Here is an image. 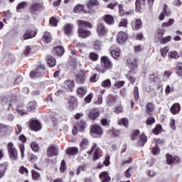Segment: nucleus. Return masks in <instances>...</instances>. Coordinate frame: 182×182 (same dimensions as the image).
<instances>
[{"label":"nucleus","instance_id":"f257e3e1","mask_svg":"<svg viewBox=\"0 0 182 182\" xmlns=\"http://www.w3.org/2000/svg\"><path fill=\"white\" fill-rule=\"evenodd\" d=\"M85 28H92V24L89 21L79 20L77 33L79 38H82V39L89 38L92 35V32Z\"/></svg>","mask_w":182,"mask_h":182},{"label":"nucleus","instance_id":"f03ea898","mask_svg":"<svg viewBox=\"0 0 182 182\" xmlns=\"http://www.w3.org/2000/svg\"><path fill=\"white\" fill-rule=\"evenodd\" d=\"M46 73V70H45V65H41L40 67L37 68L35 71L30 73V77L31 79H35V77H41Z\"/></svg>","mask_w":182,"mask_h":182},{"label":"nucleus","instance_id":"7ed1b4c3","mask_svg":"<svg viewBox=\"0 0 182 182\" xmlns=\"http://www.w3.org/2000/svg\"><path fill=\"white\" fill-rule=\"evenodd\" d=\"M9 149V154L11 160L16 161L18 160V150L15 149L14 146V144L12 142H9L7 145Z\"/></svg>","mask_w":182,"mask_h":182},{"label":"nucleus","instance_id":"20e7f679","mask_svg":"<svg viewBox=\"0 0 182 182\" xmlns=\"http://www.w3.org/2000/svg\"><path fill=\"white\" fill-rule=\"evenodd\" d=\"M90 134L92 137H97V136H102L103 134V129L99 125H93L91 127Z\"/></svg>","mask_w":182,"mask_h":182},{"label":"nucleus","instance_id":"39448f33","mask_svg":"<svg viewBox=\"0 0 182 182\" xmlns=\"http://www.w3.org/2000/svg\"><path fill=\"white\" fill-rule=\"evenodd\" d=\"M93 153L94 160H97L98 159H100V149L97 147V145L95 143L93 144L91 150L88 151V154H93Z\"/></svg>","mask_w":182,"mask_h":182},{"label":"nucleus","instance_id":"423d86ee","mask_svg":"<svg viewBox=\"0 0 182 182\" xmlns=\"http://www.w3.org/2000/svg\"><path fill=\"white\" fill-rule=\"evenodd\" d=\"M127 66L133 72V70H136L139 66V63H137V58H128L127 60Z\"/></svg>","mask_w":182,"mask_h":182},{"label":"nucleus","instance_id":"0eeeda50","mask_svg":"<svg viewBox=\"0 0 182 182\" xmlns=\"http://www.w3.org/2000/svg\"><path fill=\"white\" fill-rule=\"evenodd\" d=\"M101 61L102 68L106 69V70H110V69L113 68V63H112V61H110L107 57H102Z\"/></svg>","mask_w":182,"mask_h":182},{"label":"nucleus","instance_id":"6e6552de","mask_svg":"<svg viewBox=\"0 0 182 182\" xmlns=\"http://www.w3.org/2000/svg\"><path fill=\"white\" fill-rule=\"evenodd\" d=\"M99 6V1L97 0H90L87 3V8L88 9V11H87V14H93L95 12V6Z\"/></svg>","mask_w":182,"mask_h":182},{"label":"nucleus","instance_id":"1a4fd4ad","mask_svg":"<svg viewBox=\"0 0 182 182\" xmlns=\"http://www.w3.org/2000/svg\"><path fill=\"white\" fill-rule=\"evenodd\" d=\"M29 126L34 132H39L42 129V124L37 119H30Z\"/></svg>","mask_w":182,"mask_h":182},{"label":"nucleus","instance_id":"9d476101","mask_svg":"<svg viewBox=\"0 0 182 182\" xmlns=\"http://www.w3.org/2000/svg\"><path fill=\"white\" fill-rule=\"evenodd\" d=\"M85 127H86V122L84 120H81L78 124H77V127L74 126L73 129V134L76 136L77 134V128L80 132H83L85 130Z\"/></svg>","mask_w":182,"mask_h":182},{"label":"nucleus","instance_id":"9b49d317","mask_svg":"<svg viewBox=\"0 0 182 182\" xmlns=\"http://www.w3.org/2000/svg\"><path fill=\"white\" fill-rule=\"evenodd\" d=\"M18 139L20 141H22L21 144H18V146L21 153V159H23V157H25V144H23V143L26 141V136H25L23 134H21Z\"/></svg>","mask_w":182,"mask_h":182},{"label":"nucleus","instance_id":"f8f14e48","mask_svg":"<svg viewBox=\"0 0 182 182\" xmlns=\"http://www.w3.org/2000/svg\"><path fill=\"white\" fill-rule=\"evenodd\" d=\"M43 6V3L42 2L33 3L30 6L31 12H32L33 14H36V12H39V11H41Z\"/></svg>","mask_w":182,"mask_h":182},{"label":"nucleus","instance_id":"ddd939ff","mask_svg":"<svg viewBox=\"0 0 182 182\" xmlns=\"http://www.w3.org/2000/svg\"><path fill=\"white\" fill-rule=\"evenodd\" d=\"M96 31L98 36H105L108 31L107 28L105 26V24L102 23L97 24Z\"/></svg>","mask_w":182,"mask_h":182},{"label":"nucleus","instance_id":"4468645a","mask_svg":"<svg viewBox=\"0 0 182 182\" xmlns=\"http://www.w3.org/2000/svg\"><path fill=\"white\" fill-rule=\"evenodd\" d=\"M127 41V33L123 31H119L117 34V42L119 45H123Z\"/></svg>","mask_w":182,"mask_h":182},{"label":"nucleus","instance_id":"2eb2a0df","mask_svg":"<svg viewBox=\"0 0 182 182\" xmlns=\"http://www.w3.org/2000/svg\"><path fill=\"white\" fill-rule=\"evenodd\" d=\"M118 100L119 96H113L112 95H108L106 99L107 106H114Z\"/></svg>","mask_w":182,"mask_h":182},{"label":"nucleus","instance_id":"dca6fc26","mask_svg":"<svg viewBox=\"0 0 182 182\" xmlns=\"http://www.w3.org/2000/svg\"><path fill=\"white\" fill-rule=\"evenodd\" d=\"M85 79H86V75L85 73V70H81L75 76V81L78 83V85H83V83H85Z\"/></svg>","mask_w":182,"mask_h":182},{"label":"nucleus","instance_id":"f3484780","mask_svg":"<svg viewBox=\"0 0 182 182\" xmlns=\"http://www.w3.org/2000/svg\"><path fill=\"white\" fill-rule=\"evenodd\" d=\"M59 153V149L53 145L48 147L47 151V154L49 157H53V156H58Z\"/></svg>","mask_w":182,"mask_h":182},{"label":"nucleus","instance_id":"a211bd4d","mask_svg":"<svg viewBox=\"0 0 182 182\" xmlns=\"http://www.w3.org/2000/svg\"><path fill=\"white\" fill-rule=\"evenodd\" d=\"M180 158L178 156H173L168 154H166V163L167 164H176V163H179Z\"/></svg>","mask_w":182,"mask_h":182},{"label":"nucleus","instance_id":"6ab92c4d","mask_svg":"<svg viewBox=\"0 0 182 182\" xmlns=\"http://www.w3.org/2000/svg\"><path fill=\"white\" fill-rule=\"evenodd\" d=\"M100 114V113L99 112V109L93 108L91 110H90L88 117H90L91 120H96V119L99 117Z\"/></svg>","mask_w":182,"mask_h":182},{"label":"nucleus","instance_id":"aec40b11","mask_svg":"<svg viewBox=\"0 0 182 182\" xmlns=\"http://www.w3.org/2000/svg\"><path fill=\"white\" fill-rule=\"evenodd\" d=\"M36 36V32L32 30H26L23 36V41L26 39H31V38H35Z\"/></svg>","mask_w":182,"mask_h":182},{"label":"nucleus","instance_id":"412c9836","mask_svg":"<svg viewBox=\"0 0 182 182\" xmlns=\"http://www.w3.org/2000/svg\"><path fill=\"white\" fill-rule=\"evenodd\" d=\"M181 110V107L178 103L173 104L170 108V112L172 114H178Z\"/></svg>","mask_w":182,"mask_h":182},{"label":"nucleus","instance_id":"4be33fe9","mask_svg":"<svg viewBox=\"0 0 182 182\" xmlns=\"http://www.w3.org/2000/svg\"><path fill=\"white\" fill-rule=\"evenodd\" d=\"M100 178L101 182H110L111 178L109 176V173L106 171L101 172L100 173Z\"/></svg>","mask_w":182,"mask_h":182},{"label":"nucleus","instance_id":"5701e85b","mask_svg":"<svg viewBox=\"0 0 182 182\" xmlns=\"http://www.w3.org/2000/svg\"><path fill=\"white\" fill-rule=\"evenodd\" d=\"M42 41L43 42H45V43H50V42H52V34L46 31L43 35Z\"/></svg>","mask_w":182,"mask_h":182},{"label":"nucleus","instance_id":"b1692460","mask_svg":"<svg viewBox=\"0 0 182 182\" xmlns=\"http://www.w3.org/2000/svg\"><path fill=\"white\" fill-rule=\"evenodd\" d=\"M138 146H139V147H143V146H144V144H146V143L147 142V136H145L144 134H142L141 135H140V136L138 138Z\"/></svg>","mask_w":182,"mask_h":182},{"label":"nucleus","instance_id":"393cba45","mask_svg":"<svg viewBox=\"0 0 182 182\" xmlns=\"http://www.w3.org/2000/svg\"><path fill=\"white\" fill-rule=\"evenodd\" d=\"M6 170H8V164L6 162L0 164V178H2L5 176Z\"/></svg>","mask_w":182,"mask_h":182},{"label":"nucleus","instance_id":"a878e982","mask_svg":"<svg viewBox=\"0 0 182 182\" xmlns=\"http://www.w3.org/2000/svg\"><path fill=\"white\" fill-rule=\"evenodd\" d=\"M69 107L71 109V110H73V109H76V107H77V100H76V97L73 96L70 97Z\"/></svg>","mask_w":182,"mask_h":182},{"label":"nucleus","instance_id":"bb28decb","mask_svg":"<svg viewBox=\"0 0 182 182\" xmlns=\"http://www.w3.org/2000/svg\"><path fill=\"white\" fill-rule=\"evenodd\" d=\"M53 53L57 55V56H62L65 53V49L62 46L55 47Z\"/></svg>","mask_w":182,"mask_h":182},{"label":"nucleus","instance_id":"cd10ccee","mask_svg":"<svg viewBox=\"0 0 182 182\" xmlns=\"http://www.w3.org/2000/svg\"><path fill=\"white\" fill-rule=\"evenodd\" d=\"M75 14H80V12H84V14H87V11L85 10V6L82 4H77L74 7Z\"/></svg>","mask_w":182,"mask_h":182},{"label":"nucleus","instance_id":"c85d7f7f","mask_svg":"<svg viewBox=\"0 0 182 182\" xmlns=\"http://www.w3.org/2000/svg\"><path fill=\"white\" fill-rule=\"evenodd\" d=\"M64 86L66 89L72 91V89L75 87V81L73 80H67L64 82Z\"/></svg>","mask_w":182,"mask_h":182},{"label":"nucleus","instance_id":"c756f323","mask_svg":"<svg viewBox=\"0 0 182 182\" xmlns=\"http://www.w3.org/2000/svg\"><path fill=\"white\" fill-rule=\"evenodd\" d=\"M46 60L50 68H53V66L56 65V60L55 59V58L52 57L51 55H48L46 57Z\"/></svg>","mask_w":182,"mask_h":182},{"label":"nucleus","instance_id":"7c9ffc66","mask_svg":"<svg viewBox=\"0 0 182 182\" xmlns=\"http://www.w3.org/2000/svg\"><path fill=\"white\" fill-rule=\"evenodd\" d=\"M66 153L68 154V156H75L79 153V149L77 147H69L67 149Z\"/></svg>","mask_w":182,"mask_h":182},{"label":"nucleus","instance_id":"2f4dec72","mask_svg":"<svg viewBox=\"0 0 182 182\" xmlns=\"http://www.w3.org/2000/svg\"><path fill=\"white\" fill-rule=\"evenodd\" d=\"M77 93L80 97H83L87 93V88L86 87H80L77 90Z\"/></svg>","mask_w":182,"mask_h":182},{"label":"nucleus","instance_id":"473e14b6","mask_svg":"<svg viewBox=\"0 0 182 182\" xmlns=\"http://www.w3.org/2000/svg\"><path fill=\"white\" fill-rule=\"evenodd\" d=\"M64 33L65 35H70V33H72V31H73V25L72 24H66L65 26H64Z\"/></svg>","mask_w":182,"mask_h":182},{"label":"nucleus","instance_id":"72a5a7b5","mask_svg":"<svg viewBox=\"0 0 182 182\" xmlns=\"http://www.w3.org/2000/svg\"><path fill=\"white\" fill-rule=\"evenodd\" d=\"M153 110H154V105L150 102L148 103L146 106V112L147 114L151 116V114H153Z\"/></svg>","mask_w":182,"mask_h":182},{"label":"nucleus","instance_id":"f704fd0d","mask_svg":"<svg viewBox=\"0 0 182 182\" xmlns=\"http://www.w3.org/2000/svg\"><path fill=\"white\" fill-rule=\"evenodd\" d=\"M108 134L112 137H117V136H120V130L112 128L108 131Z\"/></svg>","mask_w":182,"mask_h":182},{"label":"nucleus","instance_id":"c9c22d12","mask_svg":"<svg viewBox=\"0 0 182 182\" xmlns=\"http://www.w3.org/2000/svg\"><path fill=\"white\" fill-rule=\"evenodd\" d=\"M104 21L107 23V25H113V23H114V18L111 15H106Z\"/></svg>","mask_w":182,"mask_h":182},{"label":"nucleus","instance_id":"e433bc0d","mask_svg":"<svg viewBox=\"0 0 182 182\" xmlns=\"http://www.w3.org/2000/svg\"><path fill=\"white\" fill-rule=\"evenodd\" d=\"M110 55L114 59H118L120 56V48H116L115 50H112L110 51Z\"/></svg>","mask_w":182,"mask_h":182},{"label":"nucleus","instance_id":"4c0bfd02","mask_svg":"<svg viewBox=\"0 0 182 182\" xmlns=\"http://www.w3.org/2000/svg\"><path fill=\"white\" fill-rule=\"evenodd\" d=\"M80 146L82 150L87 149L89 146V140H87V139L83 138L80 144Z\"/></svg>","mask_w":182,"mask_h":182},{"label":"nucleus","instance_id":"58836bf2","mask_svg":"<svg viewBox=\"0 0 182 182\" xmlns=\"http://www.w3.org/2000/svg\"><path fill=\"white\" fill-rule=\"evenodd\" d=\"M68 65L70 69H76V68H77V60L76 58H73L69 61Z\"/></svg>","mask_w":182,"mask_h":182},{"label":"nucleus","instance_id":"ea45409f","mask_svg":"<svg viewBox=\"0 0 182 182\" xmlns=\"http://www.w3.org/2000/svg\"><path fill=\"white\" fill-rule=\"evenodd\" d=\"M132 73H134V71H129L125 76L129 82L133 85L136 82V78L132 75Z\"/></svg>","mask_w":182,"mask_h":182},{"label":"nucleus","instance_id":"a19ab883","mask_svg":"<svg viewBox=\"0 0 182 182\" xmlns=\"http://www.w3.org/2000/svg\"><path fill=\"white\" fill-rule=\"evenodd\" d=\"M141 26H142L141 20L136 19V21L132 25V28L134 31H137V29H140V28H141Z\"/></svg>","mask_w":182,"mask_h":182},{"label":"nucleus","instance_id":"79ce46f5","mask_svg":"<svg viewBox=\"0 0 182 182\" xmlns=\"http://www.w3.org/2000/svg\"><path fill=\"white\" fill-rule=\"evenodd\" d=\"M118 124L119 126H124V127H129V119L127 118H122L118 120Z\"/></svg>","mask_w":182,"mask_h":182},{"label":"nucleus","instance_id":"37998d69","mask_svg":"<svg viewBox=\"0 0 182 182\" xmlns=\"http://www.w3.org/2000/svg\"><path fill=\"white\" fill-rule=\"evenodd\" d=\"M36 102L31 101L28 104L27 110L28 112H32L33 110H35V109H36Z\"/></svg>","mask_w":182,"mask_h":182},{"label":"nucleus","instance_id":"c03bdc74","mask_svg":"<svg viewBox=\"0 0 182 182\" xmlns=\"http://www.w3.org/2000/svg\"><path fill=\"white\" fill-rule=\"evenodd\" d=\"M101 86L102 87H106V88L109 89V87H112V81H110V80H109V79L103 80L101 82Z\"/></svg>","mask_w":182,"mask_h":182},{"label":"nucleus","instance_id":"a18cd8bd","mask_svg":"<svg viewBox=\"0 0 182 182\" xmlns=\"http://www.w3.org/2000/svg\"><path fill=\"white\" fill-rule=\"evenodd\" d=\"M168 57L171 59H178V58H180V54H178L177 51H170L168 53Z\"/></svg>","mask_w":182,"mask_h":182},{"label":"nucleus","instance_id":"49530a36","mask_svg":"<svg viewBox=\"0 0 182 182\" xmlns=\"http://www.w3.org/2000/svg\"><path fill=\"white\" fill-rule=\"evenodd\" d=\"M25 107L23 106H18L16 108V112L18 113V114H21V116H23L24 114H28V112L25 111L24 109Z\"/></svg>","mask_w":182,"mask_h":182},{"label":"nucleus","instance_id":"de8ad7c7","mask_svg":"<svg viewBox=\"0 0 182 182\" xmlns=\"http://www.w3.org/2000/svg\"><path fill=\"white\" fill-rule=\"evenodd\" d=\"M140 137V132L139 130H135L132 132L131 139L132 140H137Z\"/></svg>","mask_w":182,"mask_h":182},{"label":"nucleus","instance_id":"09e8293b","mask_svg":"<svg viewBox=\"0 0 182 182\" xmlns=\"http://www.w3.org/2000/svg\"><path fill=\"white\" fill-rule=\"evenodd\" d=\"M141 5H144V4H143V3H141V0L136 1L135 8H136V12H140L141 11Z\"/></svg>","mask_w":182,"mask_h":182},{"label":"nucleus","instance_id":"8fccbe9b","mask_svg":"<svg viewBox=\"0 0 182 182\" xmlns=\"http://www.w3.org/2000/svg\"><path fill=\"white\" fill-rule=\"evenodd\" d=\"M174 22L175 21L173 18H170L168 22H164L162 23V28H168V26H171Z\"/></svg>","mask_w":182,"mask_h":182},{"label":"nucleus","instance_id":"3c124183","mask_svg":"<svg viewBox=\"0 0 182 182\" xmlns=\"http://www.w3.org/2000/svg\"><path fill=\"white\" fill-rule=\"evenodd\" d=\"M166 16L171 15V11L168 9L167 4H164L163 12Z\"/></svg>","mask_w":182,"mask_h":182},{"label":"nucleus","instance_id":"603ef678","mask_svg":"<svg viewBox=\"0 0 182 182\" xmlns=\"http://www.w3.org/2000/svg\"><path fill=\"white\" fill-rule=\"evenodd\" d=\"M27 5L28 4H26L25 1L19 3L16 6L17 12H21V10L24 9L25 6Z\"/></svg>","mask_w":182,"mask_h":182},{"label":"nucleus","instance_id":"864d4df0","mask_svg":"<svg viewBox=\"0 0 182 182\" xmlns=\"http://www.w3.org/2000/svg\"><path fill=\"white\" fill-rule=\"evenodd\" d=\"M177 75L178 76H182V63H176Z\"/></svg>","mask_w":182,"mask_h":182},{"label":"nucleus","instance_id":"5fc2aeb1","mask_svg":"<svg viewBox=\"0 0 182 182\" xmlns=\"http://www.w3.org/2000/svg\"><path fill=\"white\" fill-rule=\"evenodd\" d=\"M32 173V178L33 180H36L38 181L39 180V178H41V174L38 172H36V171H31Z\"/></svg>","mask_w":182,"mask_h":182},{"label":"nucleus","instance_id":"6e6d98bb","mask_svg":"<svg viewBox=\"0 0 182 182\" xmlns=\"http://www.w3.org/2000/svg\"><path fill=\"white\" fill-rule=\"evenodd\" d=\"M58 22H59V20H58L57 18L52 17L50 19V25H51V26H58Z\"/></svg>","mask_w":182,"mask_h":182},{"label":"nucleus","instance_id":"4d7b16f0","mask_svg":"<svg viewBox=\"0 0 182 182\" xmlns=\"http://www.w3.org/2000/svg\"><path fill=\"white\" fill-rule=\"evenodd\" d=\"M162 127L160 124H158L153 130L154 134H159L161 133Z\"/></svg>","mask_w":182,"mask_h":182},{"label":"nucleus","instance_id":"13d9d810","mask_svg":"<svg viewBox=\"0 0 182 182\" xmlns=\"http://www.w3.org/2000/svg\"><path fill=\"white\" fill-rule=\"evenodd\" d=\"M89 58L91 59V60L96 61L97 60V58H99V55H97L96 53H90L89 54Z\"/></svg>","mask_w":182,"mask_h":182},{"label":"nucleus","instance_id":"bf43d9fd","mask_svg":"<svg viewBox=\"0 0 182 182\" xmlns=\"http://www.w3.org/2000/svg\"><path fill=\"white\" fill-rule=\"evenodd\" d=\"M102 45V43L99 41H95L94 42L93 46H94V49L95 50H100V46Z\"/></svg>","mask_w":182,"mask_h":182},{"label":"nucleus","instance_id":"052dcab7","mask_svg":"<svg viewBox=\"0 0 182 182\" xmlns=\"http://www.w3.org/2000/svg\"><path fill=\"white\" fill-rule=\"evenodd\" d=\"M154 123H156V119H154V117H149L147 119H146V124L148 126H151V124H154Z\"/></svg>","mask_w":182,"mask_h":182},{"label":"nucleus","instance_id":"680f3d73","mask_svg":"<svg viewBox=\"0 0 182 182\" xmlns=\"http://www.w3.org/2000/svg\"><path fill=\"white\" fill-rule=\"evenodd\" d=\"M31 148L36 152L39 151V146L36 142H31Z\"/></svg>","mask_w":182,"mask_h":182},{"label":"nucleus","instance_id":"e2e57ef3","mask_svg":"<svg viewBox=\"0 0 182 182\" xmlns=\"http://www.w3.org/2000/svg\"><path fill=\"white\" fill-rule=\"evenodd\" d=\"M128 23H129L127 21V19L124 18L119 22V26L122 28H127Z\"/></svg>","mask_w":182,"mask_h":182},{"label":"nucleus","instance_id":"0e129e2a","mask_svg":"<svg viewBox=\"0 0 182 182\" xmlns=\"http://www.w3.org/2000/svg\"><path fill=\"white\" fill-rule=\"evenodd\" d=\"M134 96L136 101L139 100V87H134Z\"/></svg>","mask_w":182,"mask_h":182},{"label":"nucleus","instance_id":"69168bd1","mask_svg":"<svg viewBox=\"0 0 182 182\" xmlns=\"http://www.w3.org/2000/svg\"><path fill=\"white\" fill-rule=\"evenodd\" d=\"M124 81H117L114 83V86L115 87L120 89V87H123V86H124Z\"/></svg>","mask_w":182,"mask_h":182},{"label":"nucleus","instance_id":"338daca9","mask_svg":"<svg viewBox=\"0 0 182 182\" xmlns=\"http://www.w3.org/2000/svg\"><path fill=\"white\" fill-rule=\"evenodd\" d=\"M168 47H165L164 48L161 49V56H163L164 58L166 56V55H167V53H168Z\"/></svg>","mask_w":182,"mask_h":182},{"label":"nucleus","instance_id":"774afa93","mask_svg":"<svg viewBox=\"0 0 182 182\" xmlns=\"http://www.w3.org/2000/svg\"><path fill=\"white\" fill-rule=\"evenodd\" d=\"M92 99H93V93L89 94V95L85 98V103H90V102H92Z\"/></svg>","mask_w":182,"mask_h":182}]
</instances>
